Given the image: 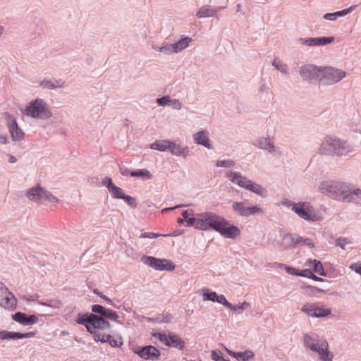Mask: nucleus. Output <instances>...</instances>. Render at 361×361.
<instances>
[{
  "instance_id": "31",
  "label": "nucleus",
  "mask_w": 361,
  "mask_h": 361,
  "mask_svg": "<svg viewBox=\"0 0 361 361\" xmlns=\"http://www.w3.org/2000/svg\"><path fill=\"white\" fill-rule=\"evenodd\" d=\"M221 8H221V7H218L216 8H213L210 7L209 6H203L199 9L196 16L199 18L212 17L214 15H216V13L217 12L221 11Z\"/></svg>"
},
{
  "instance_id": "55",
  "label": "nucleus",
  "mask_w": 361,
  "mask_h": 361,
  "mask_svg": "<svg viewBox=\"0 0 361 361\" xmlns=\"http://www.w3.org/2000/svg\"><path fill=\"white\" fill-rule=\"evenodd\" d=\"M300 245H307L310 247H314V244L312 241V240L310 238H304L301 237V240H300Z\"/></svg>"
},
{
  "instance_id": "49",
  "label": "nucleus",
  "mask_w": 361,
  "mask_h": 361,
  "mask_svg": "<svg viewBox=\"0 0 361 361\" xmlns=\"http://www.w3.org/2000/svg\"><path fill=\"white\" fill-rule=\"evenodd\" d=\"M335 243L336 246H338L345 250V246L350 243V241L345 238H338L336 239Z\"/></svg>"
},
{
  "instance_id": "37",
  "label": "nucleus",
  "mask_w": 361,
  "mask_h": 361,
  "mask_svg": "<svg viewBox=\"0 0 361 361\" xmlns=\"http://www.w3.org/2000/svg\"><path fill=\"white\" fill-rule=\"evenodd\" d=\"M272 66H274L283 75L289 74V68L288 65L279 59H274L272 61Z\"/></svg>"
},
{
  "instance_id": "59",
  "label": "nucleus",
  "mask_w": 361,
  "mask_h": 361,
  "mask_svg": "<svg viewBox=\"0 0 361 361\" xmlns=\"http://www.w3.org/2000/svg\"><path fill=\"white\" fill-rule=\"evenodd\" d=\"M9 142L8 137L5 134H1L0 135V143L1 145H6Z\"/></svg>"
},
{
  "instance_id": "26",
  "label": "nucleus",
  "mask_w": 361,
  "mask_h": 361,
  "mask_svg": "<svg viewBox=\"0 0 361 361\" xmlns=\"http://www.w3.org/2000/svg\"><path fill=\"white\" fill-rule=\"evenodd\" d=\"M12 319L19 324L23 326H29L36 324L38 322V318L37 316L32 314L27 316L25 313L23 312H16V314L12 315Z\"/></svg>"
},
{
  "instance_id": "43",
  "label": "nucleus",
  "mask_w": 361,
  "mask_h": 361,
  "mask_svg": "<svg viewBox=\"0 0 361 361\" xmlns=\"http://www.w3.org/2000/svg\"><path fill=\"white\" fill-rule=\"evenodd\" d=\"M152 337L154 339L159 340L161 343L164 344L165 345L168 346L169 340V334L166 335L165 334L161 333H154L152 334Z\"/></svg>"
},
{
  "instance_id": "62",
  "label": "nucleus",
  "mask_w": 361,
  "mask_h": 361,
  "mask_svg": "<svg viewBox=\"0 0 361 361\" xmlns=\"http://www.w3.org/2000/svg\"><path fill=\"white\" fill-rule=\"evenodd\" d=\"M151 45V49L157 52H159L160 53V50H161V46H159L157 45L155 42H152V43L150 44Z\"/></svg>"
},
{
  "instance_id": "33",
  "label": "nucleus",
  "mask_w": 361,
  "mask_h": 361,
  "mask_svg": "<svg viewBox=\"0 0 361 361\" xmlns=\"http://www.w3.org/2000/svg\"><path fill=\"white\" fill-rule=\"evenodd\" d=\"M355 6H351L348 8L343 9L342 11H336L334 13H327L324 15L323 18L327 20L334 21L338 18L344 16L350 13V12H352L353 8H355Z\"/></svg>"
},
{
  "instance_id": "1",
  "label": "nucleus",
  "mask_w": 361,
  "mask_h": 361,
  "mask_svg": "<svg viewBox=\"0 0 361 361\" xmlns=\"http://www.w3.org/2000/svg\"><path fill=\"white\" fill-rule=\"evenodd\" d=\"M198 230H214L223 237L235 239L240 235V228L231 224L223 216L213 212L198 214Z\"/></svg>"
},
{
  "instance_id": "39",
  "label": "nucleus",
  "mask_w": 361,
  "mask_h": 361,
  "mask_svg": "<svg viewBox=\"0 0 361 361\" xmlns=\"http://www.w3.org/2000/svg\"><path fill=\"white\" fill-rule=\"evenodd\" d=\"M202 297L204 301L216 302V298L218 296L217 293L214 291L209 292L208 289L202 290Z\"/></svg>"
},
{
  "instance_id": "47",
  "label": "nucleus",
  "mask_w": 361,
  "mask_h": 361,
  "mask_svg": "<svg viewBox=\"0 0 361 361\" xmlns=\"http://www.w3.org/2000/svg\"><path fill=\"white\" fill-rule=\"evenodd\" d=\"M92 311L94 313L99 314V316L103 317L106 311V308L100 305H93L92 306Z\"/></svg>"
},
{
  "instance_id": "28",
  "label": "nucleus",
  "mask_w": 361,
  "mask_h": 361,
  "mask_svg": "<svg viewBox=\"0 0 361 361\" xmlns=\"http://www.w3.org/2000/svg\"><path fill=\"white\" fill-rule=\"evenodd\" d=\"M169 152L173 156L186 158L190 154V148L188 146L171 141Z\"/></svg>"
},
{
  "instance_id": "21",
  "label": "nucleus",
  "mask_w": 361,
  "mask_h": 361,
  "mask_svg": "<svg viewBox=\"0 0 361 361\" xmlns=\"http://www.w3.org/2000/svg\"><path fill=\"white\" fill-rule=\"evenodd\" d=\"M135 353L145 360H157L160 357V351L152 345H147L135 351Z\"/></svg>"
},
{
  "instance_id": "57",
  "label": "nucleus",
  "mask_w": 361,
  "mask_h": 361,
  "mask_svg": "<svg viewBox=\"0 0 361 361\" xmlns=\"http://www.w3.org/2000/svg\"><path fill=\"white\" fill-rule=\"evenodd\" d=\"M157 319L160 323H169L171 322L172 316L171 314H166L163 315L160 319L157 318Z\"/></svg>"
},
{
  "instance_id": "35",
  "label": "nucleus",
  "mask_w": 361,
  "mask_h": 361,
  "mask_svg": "<svg viewBox=\"0 0 361 361\" xmlns=\"http://www.w3.org/2000/svg\"><path fill=\"white\" fill-rule=\"evenodd\" d=\"M38 303L42 306L49 307L53 310H59L63 306L61 300L57 298L49 299L46 301L40 300Z\"/></svg>"
},
{
  "instance_id": "6",
  "label": "nucleus",
  "mask_w": 361,
  "mask_h": 361,
  "mask_svg": "<svg viewBox=\"0 0 361 361\" xmlns=\"http://www.w3.org/2000/svg\"><path fill=\"white\" fill-rule=\"evenodd\" d=\"M226 176L230 181L240 188L249 190L261 197H265L267 195L266 188L249 179L247 177L243 176L239 172L228 171L226 173Z\"/></svg>"
},
{
  "instance_id": "8",
  "label": "nucleus",
  "mask_w": 361,
  "mask_h": 361,
  "mask_svg": "<svg viewBox=\"0 0 361 361\" xmlns=\"http://www.w3.org/2000/svg\"><path fill=\"white\" fill-rule=\"evenodd\" d=\"M345 71L332 66H322L319 83L323 85H333L345 78Z\"/></svg>"
},
{
  "instance_id": "10",
  "label": "nucleus",
  "mask_w": 361,
  "mask_h": 361,
  "mask_svg": "<svg viewBox=\"0 0 361 361\" xmlns=\"http://www.w3.org/2000/svg\"><path fill=\"white\" fill-rule=\"evenodd\" d=\"M293 212L301 219L307 221H317L320 219L314 207L308 202H298L293 204Z\"/></svg>"
},
{
  "instance_id": "58",
  "label": "nucleus",
  "mask_w": 361,
  "mask_h": 361,
  "mask_svg": "<svg viewBox=\"0 0 361 361\" xmlns=\"http://www.w3.org/2000/svg\"><path fill=\"white\" fill-rule=\"evenodd\" d=\"M305 272H308V274H310V278L312 279L313 280H314L316 281H319V282L324 281V279L315 276L310 269L305 270Z\"/></svg>"
},
{
  "instance_id": "45",
  "label": "nucleus",
  "mask_w": 361,
  "mask_h": 361,
  "mask_svg": "<svg viewBox=\"0 0 361 361\" xmlns=\"http://www.w3.org/2000/svg\"><path fill=\"white\" fill-rule=\"evenodd\" d=\"M212 358L214 361H230L223 355L221 351L217 350L212 351Z\"/></svg>"
},
{
  "instance_id": "51",
  "label": "nucleus",
  "mask_w": 361,
  "mask_h": 361,
  "mask_svg": "<svg viewBox=\"0 0 361 361\" xmlns=\"http://www.w3.org/2000/svg\"><path fill=\"white\" fill-rule=\"evenodd\" d=\"M276 267L279 268L284 267V269L288 274L298 276V272H297L295 269L293 267L285 266L283 264H276Z\"/></svg>"
},
{
  "instance_id": "30",
  "label": "nucleus",
  "mask_w": 361,
  "mask_h": 361,
  "mask_svg": "<svg viewBox=\"0 0 361 361\" xmlns=\"http://www.w3.org/2000/svg\"><path fill=\"white\" fill-rule=\"evenodd\" d=\"M65 81L61 79L44 80L40 82V86L45 89L56 90L63 88Z\"/></svg>"
},
{
  "instance_id": "15",
  "label": "nucleus",
  "mask_w": 361,
  "mask_h": 361,
  "mask_svg": "<svg viewBox=\"0 0 361 361\" xmlns=\"http://www.w3.org/2000/svg\"><path fill=\"white\" fill-rule=\"evenodd\" d=\"M252 145L267 151L273 156H280L281 154V149L274 144V138L270 137H259L252 142Z\"/></svg>"
},
{
  "instance_id": "24",
  "label": "nucleus",
  "mask_w": 361,
  "mask_h": 361,
  "mask_svg": "<svg viewBox=\"0 0 361 361\" xmlns=\"http://www.w3.org/2000/svg\"><path fill=\"white\" fill-rule=\"evenodd\" d=\"M192 138L195 144L204 146L209 149L213 148L209 137V132L205 130H199L192 135Z\"/></svg>"
},
{
  "instance_id": "29",
  "label": "nucleus",
  "mask_w": 361,
  "mask_h": 361,
  "mask_svg": "<svg viewBox=\"0 0 361 361\" xmlns=\"http://www.w3.org/2000/svg\"><path fill=\"white\" fill-rule=\"evenodd\" d=\"M224 349L231 356L235 357L238 361H248L254 357V353L251 350H245L243 352H233L226 346H224Z\"/></svg>"
},
{
  "instance_id": "50",
  "label": "nucleus",
  "mask_w": 361,
  "mask_h": 361,
  "mask_svg": "<svg viewBox=\"0 0 361 361\" xmlns=\"http://www.w3.org/2000/svg\"><path fill=\"white\" fill-rule=\"evenodd\" d=\"M129 206L135 208L137 207L136 200L134 197L125 195L122 198Z\"/></svg>"
},
{
  "instance_id": "48",
  "label": "nucleus",
  "mask_w": 361,
  "mask_h": 361,
  "mask_svg": "<svg viewBox=\"0 0 361 361\" xmlns=\"http://www.w3.org/2000/svg\"><path fill=\"white\" fill-rule=\"evenodd\" d=\"M170 106L173 110L180 111L183 108V104L179 99L172 98Z\"/></svg>"
},
{
  "instance_id": "12",
  "label": "nucleus",
  "mask_w": 361,
  "mask_h": 361,
  "mask_svg": "<svg viewBox=\"0 0 361 361\" xmlns=\"http://www.w3.org/2000/svg\"><path fill=\"white\" fill-rule=\"evenodd\" d=\"M301 311L310 317L323 318L329 316L332 310L326 305L314 302L305 304Z\"/></svg>"
},
{
  "instance_id": "7",
  "label": "nucleus",
  "mask_w": 361,
  "mask_h": 361,
  "mask_svg": "<svg viewBox=\"0 0 361 361\" xmlns=\"http://www.w3.org/2000/svg\"><path fill=\"white\" fill-rule=\"evenodd\" d=\"M25 196L29 200L39 204H57L59 201L56 196L42 187L40 184L28 188L26 190Z\"/></svg>"
},
{
  "instance_id": "25",
  "label": "nucleus",
  "mask_w": 361,
  "mask_h": 361,
  "mask_svg": "<svg viewBox=\"0 0 361 361\" xmlns=\"http://www.w3.org/2000/svg\"><path fill=\"white\" fill-rule=\"evenodd\" d=\"M96 341L101 342L102 343H109V345L113 348H120L123 343L121 336H114L106 334L104 335H97L96 336Z\"/></svg>"
},
{
  "instance_id": "41",
  "label": "nucleus",
  "mask_w": 361,
  "mask_h": 361,
  "mask_svg": "<svg viewBox=\"0 0 361 361\" xmlns=\"http://www.w3.org/2000/svg\"><path fill=\"white\" fill-rule=\"evenodd\" d=\"M171 97L170 95H165L157 99V103L160 106H170Z\"/></svg>"
},
{
  "instance_id": "11",
  "label": "nucleus",
  "mask_w": 361,
  "mask_h": 361,
  "mask_svg": "<svg viewBox=\"0 0 361 361\" xmlns=\"http://www.w3.org/2000/svg\"><path fill=\"white\" fill-rule=\"evenodd\" d=\"M141 262L157 271H173L176 268L175 264L168 259L156 258L152 256L144 255L141 258Z\"/></svg>"
},
{
  "instance_id": "54",
  "label": "nucleus",
  "mask_w": 361,
  "mask_h": 361,
  "mask_svg": "<svg viewBox=\"0 0 361 361\" xmlns=\"http://www.w3.org/2000/svg\"><path fill=\"white\" fill-rule=\"evenodd\" d=\"M215 300L216 302L221 304L227 307H228L230 305V302L227 300L224 295H218Z\"/></svg>"
},
{
  "instance_id": "19",
  "label": "nucleus",
  "mask_w": 361,
  "mask_h": 361,
  "mask_svg": "<svg viewBox=\"0 0 361 361\" xmlns=\"http://www.w3.org/2000/svg\"><path fill=\"white\" fill-rule=\"evenodd\" d=\"M298 44L306 47H320L332 43L334 41V37H299L296 39Z\"/></svg>"
},
{
  "instance_id": "61",
  "label": "nucleus",
  "mask_w": 361,
  "mask_h": 361,
  "mask_svg": "<svg viewBox=\"0 0 361 361\" xmlns=\"http://www.w3.org/2000/svg\"><path fill=\"white\" fill-rule=\"evenodd\" d=\"M188 205L186 204H178V205H176L175 207H169V208H164L162 209V212H165L166 211H169V210H173V209H178V208H182V207H187Z\"/></svg>"
},
{
  "instance_id": "3",
  "label": "nucleus",
  "mask_w": 361,
  "mask_h": 361,
  "mask_svg": "<svg viewBox=\"0 0 361 361\" xmlns=\"http://www.w3.org/2000/svg\"><path fill=\"white\" fill-rule=\"evenodd\" d=\"M302 344L305 349L317 354L320 361L334 360V355L329 349L328 341L317 334H305L302 336Z\"/></svg>"
},
{
  "instance_id": "64",
  "label": "nucleus",
  "mask_w": 361,
  "mask_h": 361,
  "mask_svg": "<svg viewBox=\"0 0 361 361\" xmlns=\"http://www.w3.org/2000/svg\"><path fill=\"white\" fill-rule=\"evenodd\" d=\"M297 202H293L290 201H285L282 202V204L287 207H291V209L293 211V204H296Z\"/></svg>"
},
{
  "instance_id": "4",
  "label": "nucleus",
  "mask_w": 361,
  "mask_h": 361,
  "mask_svg": "<svg viewBox=\"0 0 361 361\" xmlns=\"http://www.w3.org/2000/svg\"><path fill=\"white\" fill-rule=\"evenodd\" d=\"M23 114L27 117L41 121L48 120L53 116L49 104L40 98L32 100L23 110Z\"/></svg>"
},
{
  "instance_id": "23",
  "label": "nucleus",
  "mask_w": 361,
  "mask_h": 361,
  "mask_svg": "<svg viewBox=\"0 0 361 361\" xmlns=\"http://www.w3.org/2000/svg\"><path fill=\"white\" fill-rule=\"evenodd\" d=\"M301 236L297 234L287 233L283 235L281 246L283 250L294 248L297 245H300Z\"/></svg>"
},
{
  "instance_id": "52",
  "label": "nucleus",
  "mask_w": 361,
  "mask_h": 361,
  "mask_svg": "<svg viewBox=\"0 0 361 361\" xmlns=\"http://www.w3.org/2000/svg\"><path fill=\"white\" fill-rule=\"evenodd\" d=\"M187 226H193L196 229H198V214H197V217H190L186 219Z\"/></svg>"
},
{
  "instance_id": "32",
  "label": "nucleus",
  "mask_w": 361,
  "mask_h": 361,
  "mask_svg": "<svg viewBox=\"0 0 361 361\" xmlns=\"http://www.w3.org/2000/svg\"><path fill=\"white\" fill-rule=\"evenodd\" d=\"M168 347L176 348L178 350H183L185 345V341L174 333L169 334Z\"/></svg>"
},
{
  "instance_id": "53",
  "label": "nucleus",
  "mask_w": 361,
  "mask_h": 361,
  "mask_svg": "<svg viewBox=\"0 0 361 361\" xmlns=\"http://www.w3.org/2000/svg\"><path fill=\"white\" fill-rule=\"evenodd\" d=\"M162 234H159V233H153V232H145V233H142L140 234V238H158L159 236H161Z\"/></svg>"
},
{
  "instance_id": "14",
  "label": "nucleus",
  "mask_w": 361,
  "mask_h": 361,
  "mask_svg": "<svg viewBox=\"0 0 361 361\" xmlns=\"http://www.w3.org/2000/svg\"><path fill=\"white\" fill-rule=\"evenodd\" d=\"M110 328V323L105 320L103 317L97 315L95 314H90V324L89 326H87V331L94 336V339L95 341L96 336L97 335L104 334L100 333L99 330H104Z\"/></svg>"
},
{
  "instance_id": "63",
  "label": "nucleus",
  "mask_w": 361,
  "mask_h": 361,
  "mask_svg": "<svg viewBox=\"0 0 361 361\" xmlns=\"http://www.w3.org/2000/svg\"><path fill=\"white\" fill-rule=\"evenodd\" d=\"M120 172L122 176H128L129 174L130 175V173L132 171H130L127 168H121V167Z\"/></svg>"
},
{
  "instance_id": "27",
  "label": "nucleus",
  "mask_w": 361,
  "mask_h": 361,
  "mask_svg": "<svg viewBox=\"0 0 361 361\" xmlns=\"http://www.w3.org/2000/svg\"><path fill=\"white\" fill-rule=\"evenodd\" d=\"M35 335V333L32 331L27 333H20L8 331H1L0 340L30 338L34 337Z\"/></svg>"
},
{
  "instance_id": "44",
  "label": "nucleus",
  "mask_w": 361,
  "mask_h": 361,
  "mask_svg": "<svg viewBox=\"0 0 361 361\" xmlns=\"http://www.w3.org/2000/svg\"><path fill=\"white\" fill-rule=\"evenodd\" d=\"M103 317L116 322L119 316L116 312L113 311L110 309H106Z\"/></svg>"
},
{
  "instance_id": "20",
  "label": "nucleus",
  "mask_w": 361,
  "mask_h": 361,
  "mask_svg": "<svg viewBox=\"0 0 361 361\" xmlns=\"http://www.w3.org/2000/svg\"><path fill=\"white\" fill-rule=\"evenodd\" d=\"M347 190L346 197L343 202L361 205V189L348 184Z\"/></svg>"
},
{
  "instance_id": "60",
  "label": "nucleus",
  "mask_w": 361,
  "mask_h": 361,
  "mask_svg": "<svg viewBox=\"0 0 361 361\" xmlns=\"http://www.w3.org/2000/svg\"><path fill=\"white\" fill-rule=\"evenodd\" d=\"M39 298V295L38 294H34L30 296L25 297V299L27 301H36Z\"/></svg>"
},
{
  "instance_id": "22",
  "label": "nucleus",
  "mask_w": 361,
  "mask_h": 361,
  "mask_svg": "<svg viewBox=\"0 0 361 361\" xmlns=\"http://www.w3.org/2000/svg\"><path fill=\"white\" fill-rule=\"evenodd\" d=\"M102 184L105 186L113 198L122 199L125 195L122 188L116 186L109 177H105L102 180Z\"/></svg>"
},
{
  "instance_id": "18",
  "label": "nucleus",
  "mask_w": 361,
  "mask_h": 361,
  "mask_svg": "<svg viewBox=\"0 0 361 361\" xmlns=\"http://www.w3.org/2000/svg\"><path fill=\"white\" fill-rule=\"evenodd\" d=\"M232 208L238 215L245 217H248L262 212L259 207L257 205L246 206L243 202H233Z\"/></svg>"
},
{
  "instance_id": "42",
  "label": "nucleus",
  "mask_w": 361,
  "mask_h": 361,
  "mask_svg": "<svg viewBox=\"0 0 361 361\" xmlns=\"http://www.w3.org/2000/svg\"><path fill=\"white\" fill-rule=\"evenodd\" d=\"M76 322L79 324L84 325L87 329V326H89L90 324V314H79Z\"/></svg>"
},
{
  "instance_id": "5",
  "label": "nucleus",
  "mask_w": 361,
  "mask_h": 361,
  "mask_svg": "<svg viewBox=\"0 0 361 361\" xmlns=\"http://www.w3.org/2000/svg\"><path fill=\"white\" fill-rule=\"evenodd\" d=\"M349 183L335 180H324L319 185V191L329 197L343 202L346 197Z\"/></svg>"
},
{
  "instance_id": "16",
  "label": "nucleus",
  "mask_w": 361,
  "mask_h": 361,
  "mask_svg": "<svg viewBox=\"0 0 361 361\" xmlns=\"http://www.w3.org/2000/svg\"><path fill=\"white\" fill-rule=\"evenodd\" d=\"M6 125L13 142H20L25 138L24 131L18 126L16 119L13 116L6 112L4 114Z\"/></svg>"
},
{
  "instance_id": "38",
  "label": "nucleus",
  "mask_w": 361,
  "mask_h": 361,
  "mask_svg": "<svg viewBox=\"0 0 361 361\" xmlns=\"http://www.w3.org/2000/svg\"><path fill=\"white\" fill-rule=\"evenodd\" d=\"M132 177H140L143 180H150L152 178V173L147 169H139L130 173Z\"/></svg>"
},
{
  "instance_id": "36",
  "label": "nucleus",
  "mask_w": 361,
  "mask_h": 361,
  "mask_svg": "<svg viewBox=\"0 0 361 361\" xmlns=\"http://www.w3.org/2000/svg\"><path fill=\"white\" fill-rule=\"evenodd\" d=\"M307 264L309 266H312L314 268V270L316 273H317L320 276H325L326 275L323 265L321 263L320 261H318L317 259H309L307 262Z\"/></svg>"
},
{
  "instance_id": "56",
  "label": "nucleus",
  "mask_w": 361,
  "mask_h": 361,
  "mask_svg": "<svg viewBox=\"0 0 361 361\" xmlns=\"http://www.w3.org/2000/svg\"><path fill=\"white\" fill-rule=\"evenodd\" d=\"M350 269L361 275V263H353L350 266Z\"/></svg>"
},
{
  "instance_id": "40",
  "label": "nucleus",
  "mask_w": 361,
  "mask_h": 361,
  "mask_svg": "<svg viewBox=\"0 0 361 361\" xmlns=\"http://www.w3.org/2000/svg\"><path fill=\"white\" fill-rule=\"evenodd\" d=\"M216 167L233 168L235 162L232 159L219 160L216 162Z\"/></svg>"
},
{
  "instance_id": "17",
  "label": "nucleus",
  "mask_w": 361,
  "mask_h": 361,
  "mask_svg": "<svg viewBox=\"0 0 361 361\" xmlns=\"http://www.w3.org/2000/svg\"><path fill=\"white\" fill-rule=\"evenodd\" d=\"M17 300L8 288L0 283V306L10 310L16 308Z\"/></svg>"
},
{
  "instance_id": "9",
  "label": "nucleus",
  "mask_w": 361,
  "mask_h": 361,
  "mask_svg": "<svg viewBox=\"0 0 361 361\" xmlns=\"http://www.w3.org/2000/svg\"><path fill=\"white\" fill-rule=\"evenodd\" d=\"M192 42V39L188 36L183 37L173 43L163 42L161 45L160 53L170 56L183 52Z\"/></svg>"
},
{
  "instance_id": "13",
  "label": "nucleus",
  "mask_w": 361,
  "mask_h": 361,
  "mask_svg": "<svg viewBox=\"0 0 361 361\" xmlns=\"http://www.w3.org/2000/svg\"><path fill=\"white\" fill-rule=\"evenodd\" d=\"M322 66H317L313 63L302 64L299 69L301 78L309 83L318 81L320 78Z\"/></svg>"
},
{
  "instance_id": "46",
  "label": "nucleus",
  "mask_w": 361,
  "mask_h": 361,
  "mask_svg": "<svg viewBox=\"0 0 361 361\" xmlns=\"http://www.w3.org/2000/svg\"><path fill=\"white\" fill-rule=\"evenodd\" d=\"M250 306V304L247 302H243L242 304L239 305H233L231 303H230L228 308L233 311H244Z\"/></svg>"
},
{
  "instance_id": "2",
  "label": "nucleus",
  "mask_w": 361,
  "mask_h": 361,
  "mask_svg": "<svg viewBox=\"0 0 361 361\" xmlns=\"http://www.w3.org/2000/svg\"><path fill=\"white\" fill-rule=\"evenodd\" d=\"M318 152L320 154L347 157L355 152V146L346 140L326 136L322 140Z\"/></svg>"
},
{
  "instance_id": "34",
  "label": "nucleus",
  "mask_w": 361,
  "mask_h": 361,
  "mask_svg": "<svg viewBox=\"0 0 361 361\" xmlns=\"http://www.w3.org/2000/svg\"><path fill=\"white\" fill-rule=\"evenodd\" d=\"M171 140H159L151 144L150 148L159 152H165L169 150Z\"/></svg>"
}]
</instances>
